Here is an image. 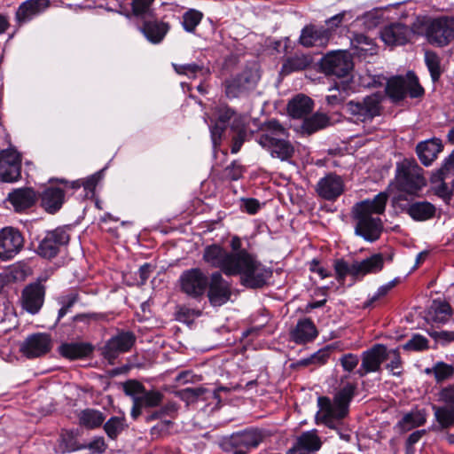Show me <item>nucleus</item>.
<instances>
[{"label": "nucleus", "instance_id": "12", "mask_svg": "<svg viewBox=\"0 0 454 454\" xmlns=\"http://www.w3.org/2000/svg\"><path fill=\"white\" fill-rule=\"evenodd\" d=\"M21 156L13 148L0 152V180L12 183L20 176Z\"/></svg>", "mask_w": 454, "mask_h": 454}, {"label": "nucleus", "instance_id": "52", "mask_svg": "<svg viewBox=\"0 0 454 454\" xmlns=\"http://www.w3.org/2000/svg\"><path fill=\"white\" fill-rule=\"evenodd\" d=\"M403 348L406 350L422 351L428 348V340L420 334H415Z\"/></svg>", "mask_w": 454, "mask_h": 454}, {"label": "nucleus", "instance_id": "23", "mask_svg": "<svg viewBox=\"0 0 454 454\" xmlns=\"http://www.w3.org/2000/svg\"><path fill=\"white\" fill-rule=\"evenodd\" d=\"M49 5L50 0H27L18 8L16 20L20 24L27 23L43 12Z\"/></svg>", "mask_w": 454, "mask_h": 454}, {"label": "nucleus", "instance_id": "5", "mask_svg": "<svg viewBox=\"0 0 454 454\" xmlns=\"http://www.w3.org/2000/svg\"><path fill=\"white\" fill-rule=\"evenodd\" d=\"M395 183L400 192L415 195L426 186L427 180L414 159H404L396 163Z\"/></svg>", "mask_w": 454, "mask_h": 454}, {"label": "nucleus", "instance_id": "46", "mask_svg": "<svg viewBox=\"0 0 454 454\" xmlns=\"http://www.w3.org/2000/svg\"><path fill=\"white\" fill-rule=\"evenodd\" d=\"M347 85L344 82L335 83V85L329 89L331 92L326 96L325 99L328 105L337 106L340 104L348 95Z\"/></svg>", "mask_w": 454, "mask_h": 454}, {"label": "nucleus", "instance_id": "19", "mask_svg": "<svg viewBox=\"0 0 454 454\" xmlns=\"http://www.w3.org/2000/svg\"><path fill=\"white\" fill-rule=\"evenodd\" d=\"M44 296L45 288L41 283L27 285L21 294L22 308L32 315L38 313L43 305Z\"/></svg>", "mask_w": 454, "mask_h": 454}, {"label": "nucleus", "instance_id": "30", "mask_svg": "<svg viewBox=\"0 0 454 454\" xmlns=\"http://www.w3.org/2000/svg\"><path fill=\"white\" fill-rule=\"evenodd\" d=\"M64 191L57 187H49L42 194V205L50 213L58 211L64 202Z\"/></svg>", "mask_w": 454, "mask_h": 454}, {"label": "nucleus", "instance_id": "3", "mask_svg": "<svg viewBox=\"0 0 454 454\" xmlns=\"http://www.w3.org/2000/svg\"><path fill=\"white\" fill-rule=\"evenodd\" d=\"M355 390L356 387L348 383L335 394L333 400L325 396L317 398L319 410L316 415L317 423L335 430L341 438L346 440L348 437H345L340 430L343 419L348 414L349 403L354 397Z\"/></svg>", "mask_w": 454, "mask_h": 454}, {"label": "nucleus", "instance_id": "44", "mask_svg": "<svg viewBox=\"0 0 454 454\" xmlns=\"http://www.w3.org/2000/svg\"><path fill=\"white\" fill-rule=\"evenodd\" d=\"M231 128L237 129V135L232 139L231 153H237L240 150L247 136L243 118L239 117V119H235Z\"/></svg>", "mask_w": 454, "mask_h": 454}, {"label": "nucleus", "instance_id": "17", "mask_svg": "<svg viewBox=\"0 0 454 454\" xmlns=\"http://www.w3.org/2000/svg\"><path fill=\"white\" fill-rule=\"evenodd\" d=\"M134 342L133 333H121L107 340L103 348L102 355L110 364H114L120 354L128 352L131 348Z\"/></svg>", "mask_w": 454, "mask_h": 454}, {"label": "nucleus", "instance_id": "63", "mask_svg": "<svg viewBox=\"0 0 454 454\" xmlns=\"http://www.w3.org/2000/svg\"><path fill=\"white\" fill-rule=\"evenodd\" d=\"M387 358L390 359L389 364H387V369H389L394 375H400V371H395L401 368V357L397 349H391L387 351Z\"/></svg>", "mask_w": 454, "mask_h": 454}, {"label": "nucleus", "instance_id": "24", "mask_svg": "<svg viewBox=\"0 0 454 454\" xmlns=\"http://www.w3.org/2000/svg\"><path fill=\"white\" fill-rule=\"evenodd\" d=\"M384 265V258L381 254H374L372 256L353 262V277L364 278L367 274H374L380 271Z\"/></svg>", "mask_w": 454, "mask_h": 454}, {"label": "nucleus", "instance_id": "16", "mask_svg": "<svg viewBox=\"0 0 454 454\" xmlns=\"http://www.w3.org/2000/svg\"><path fill=\"white\" fill-rule=\"evenodd\" d=\"M24 239L21 233L12 227L0 231V258L10 260L16 256L23 247Z\"/></svg>", "mask_w": 454, "mask_h": 454}, {"label": "nucleus", "instance_id": "39", "mask_svg": "<svg viewBox=\"0 0 454 454\" xmlns=\"http://www.w3.org/2000/svg\"><path fill=\"white\" fill-rule=\"evenodd\" d=\"M434 417L442 428L454 426V407L433 405Z\"/></svg>", "mask_w": 454, "mask_h": 454}, {"label": "nucleus", "instance_id": "56", "mask_svg": "<svg viewBox=\"0 0 454 454\" xmlns=\"http://www.w3.org/2000/svg\"><path fill=\"white\" fill-rule=\"evenodd\" d=\"M77 300L78 294L76 293H71L60 298L59 304L61 305V308L59 310L58 320L62 318L69 312L70 309L74 306Z\"/></svg>", "mask_w": 454, "mask_h": 454}, {"label": "nucleus", "instance_id": "33", "mask_svg": "<svg viewBox=\"0 0 454 454\" xmlns=\"http://www.w3.org/2000/svg\"><path fill=\"white\" fill-rule=\"evenodd\" d=\"M409 215L416 221H427L435 214V207L427 201L411 204L407 209Z\"/></svg>", "mask_w": 454, "mask_h": 454}, {"label": "nucleus", "instance_id": "38", "mask_svg": "<svg viewBox=\"0 0 454 454\" xmlns=\"http://www.w3.org/2000/svg\"><path fill=\"white\" fill-rule=\"evenodd\" d=\"M126 427L127 425L124 416H114L111 417L105 423L104 430L110 439L115 440Z\"/></svg>", "mask_w": 454, "mask_h": 454}, {"label": "nucleus", "instance_id": "41", "mask_svg": "<svg viewBox=\"0 0 454 454\" xmlns=\"http://www.w3.org/2000/svg\"><path fill=\"white\" fill-rule=\"evenodd\" d=\"M426 422V414L422 411H411L403 416L399 422L403 430L408 431L414 427H420Z\"/></svg>", "mask_w": 454, "mask_h": 454}, {"label": "nucleus", "instance_id": "54", "mask_svg": "<svg viewBox=\"0 0 454 454\" xmlns=\"http://www.w3.org/2000/svg\"><path fill=\"white\" fill-rule=\"evenodd\" d=\"M145 388L142 383L135 380H129L123 383V391L127 395L131 396L132 401L134 398L139 397Z\"/></svg>", "mask_w": 454, "mask_h": 454}, {"label": "nucleus", "instance_id": "14", "mask_svg": "<svg viewBox=\"0 0 454 454\" xmlns=\"http://www.w3.org/2000/svg\"><path fill=\"white\" fill-rule=\"evenodd\" d=\"M387 349L382 344H375L361 355L362 363L356 373L364 377L380 370L381 364L387 358Z\"/></svg>", "mask_w": 454, "mask_h": 454}, {"label": "nucleus", "instance_id": "36", "mask_svg": "<svg viewBox=\"0 0 454 454\" xmlns=\"http://www.w3.org/2000/svg\"><path fill=\"white\" fill-rule=\"evenodd\" d=\"M329 118L325 114L317 113L310 117L306 118L302 123L303 131L308 134L314 133L328 126Z\"/></svg>", "mask_w": 454, "mask_h": 454}, {"label": "nucleus", "instance_id": "20", "mask_svg": "<svg viewBox=\"0 0 454 454\" xmlns=\"http://www.w3.org/2000/svg\"><path fill=\"white\" fill-rule=\"evenodd\" d=\"M344 187V181L340 176L329 173L319 179L316 192L319 197L326 200H334L343 193Z\"/></svg>", "mask_w": 454, "mask_h": 454}, {"label": "nucleus", "instance_id": "55", "mask_svg": "<svg viewBox=\"0 0 454 454\" xmlns=\"http://www.w3.org/2000/svg\"><path fill=\"white\" fill-rule=\"evenodd\" d=\"M100 179V174L96 173L88 178H86L82 183L81 184L80 181H74L72 183L66 182V187L67 188H72V189H77L81 185L84 187L85 190L88 191H93L98 184V181Z\"/></svg>", "mask_w": 454, "mask_h": 454}, {"label": "nucleus", "instance_id": "59", "mask_svg": "<svg viewBox=\"0 0 454 454\" xmlns=\"http://www.w3.org/2000/svg\"><path fill=\"white\" fill-rule=\"evenodd\" d=\"M206 391V388L200 387H187L180 391V397L187 403H193L198 399V397L204 395Z\"/></svg>", "mask_w": 454, "mask_h": 454}, {"label": "nucleus", "instance_id": "61", "mask_svg": "<svg viewBox=\"0 0 454 454\" xmlns=\"http://www.w3.org/2000/svg\"><path fill=\"white\" fill-rule=\"evenodd\" d=\"M428 334L438 343L447 345L454 341V331H428Z\"/></svg>", "mask_w": 454, "mask_h": 454}, {"label": "nucleus", "instance_id": "13", "mask_svg": "<svg viewBox=\"0 0 454 454\" xmlns=\"http://www.w3.org/2000/svg\"><path fill=\"white\" fill-rule=\"evenodd\" d=\"M69 239L70 236L66 229L57 228L46 233L37 247V252L44 258H53L59 249L69 242Z\"/></svg>", "mask_w": 454, "mask_h": 454}, {"label": "nucleus", "instance_id": "58", "mask_svg": "<svg viewBox=\"0 0 454 454\" xmlns=\"http://www.w3.org/2000/svg\"><path fill=\"white\" fill-rule=\"evenodd\" d=\"M353 262L348 264L344 260H336L334 262V270L337 276V279L343 283L347 275L353 277Z\"/></svg>", "mask_w": 454, "mask_h": 454}, {"label": "nucleus", "instance_id": "25", "mask_svg": "<svg viewBox=\"0 0 454 454\" xmlns=\"http://www.w3.org/2000/svg\"><path fill=\"white\" fill-rule=\"evenodd\" d=\"M442 148V143L439 138H432L419 143L416 153L421 163L427 167L437 158Z\"/></svg>", "mask_w": 454, "mask_h": 454}, {"label": "nucleus", "instance_id": "1", "mask_svg": "<svg viewBox=\"0 0 454 454\" xmlns=\"http://www.w3.org/2000/svg\"><path fill=\"white\" fill-rule=\"evenodd\" d=\"M203 260L226 276H239L241 284L250 288L262 287L271 275L252 254L243 252L237 255L231 254L215 244L205 247Z\"/></svg>", "mask_w": 454, "mask_h": 454}, {"label": "nucleus", "instance_id": "31", "mask_svg": "<svg viewBox=\"0 0 454 454\" xmlns=\"http://www.w3.org/2000/svg\"><path fill=\"white\" fill-rule=\"evenodd\" d=\"M451 315L452 310L448 302L434 300L428 309L427 318L436 324H445L449 321Z\"/></svg>", "mask_w": 454, "mask_h": 454}, {"label": "nucleus", "instance_id": "35", "mask_svg": "<svg viewBox=\"0 0 454 454\" xmlns=\"http://www.w3.org/2000/svg\"><path fill=\"white\" fill-rule=\"evenodd\" d=\"M351 43L356 49V53L360 56H366L367 54L373 55L376 53V46L374 43L364 35H356L352 39Z\"/></svg>", "mask_w": 454, "mask_h": 454}, {"label": "nucleus", "instance_id": "8", "mask_svg": "<svg viewBox=\"0 0 454 454\" xmlns=\"http://www.w3.org/2000/svg\"><path fill=\"white\" fill-rule=\"evenodd\" d=\"M381 98L380 94L374 93L361 100H350L346 104V110L356 121H372L380 114Z\"/></svg>", "mask_w": 454, "mask_h": 454}, {"label": "nucleus", "instance_id": "42", "mask_svg": "<svg viewBox=\"0 0 454 454\" xmlns=\"http://www.w3.org/2000/svg\"><path fill=\"white\" fill-rule=\"evenodd\" d=\"M426 373H434L437 382H442L450 379L454 374V367L444 362H437L432 368H427Z\"/></svg>", "mask_w": 454, "mask_h": 454}, {"label": "nucleus", "instance_id": "53", "mask_svg": "<svg viewBox=\"0 0 454 454\" xmlns=\"http://www.w3.org/2000/svg\"><path fill=\"white\" fill-rule=\"evenodd\" d=\"M75 439L72 432L63 433L60 436L59 451L61 453L70 452L77 450Z\"/></svg>", "mask_w": 454, "mask_h": 454}, {"label": "nucleus", "instance_id": "51", "mask_svg": "<svg viewBox=\"0 0 454 454\" xmlns=\"http://www.w3.org/2000/svg\"><path fill=\"white\" fill-rule=\"evenodd\" d=\"M298 444L304 448L309 453L317 450L321 447V442L318 436L313 433H304L299 439Z\"/></svg>", "mask_w": 454, "mask_h": 454}, {"label": "nucleus", "instance_id": "27", "mask_svg": "<svg viewBox=\"0 0 454 454\" xmlns=\"http://www.w3.org/2000/svg\"><path fill=\"white\" fill-rule=\"evenodd\" d=\"M8 199L16 211H21L35 202L36 194L31 188H20L11 192Z\"/></svg>", "mask_w": 454, "mask_h": 454}, {"label": "nucleus", "instance_id": "22", "mask_svg": "<svg viewBox=\"0 0 454 454\" xmlns=\"http://www.w3.org/2000/svg\"><path fill=\"white\" fill-rule=\"evenodd\" d=\"M330 39L325 27L308 25L301 30L299 42L304 47H325Z\"/></svg>", "mask_w": 454, "mask_h": 454}, {"label": "nucleus", "instance_id": "50", "mask_svg": "<svg viewBox=\"0 0 454 454\" xmlns=\"http://www.w3.org/2000/svg\"><path fill=\"white\" fill-rule=\"evenodd\" d=\"M348 14V12L343 11L325 20L324 26L325 31L327 32V35L330 40L332 39L336 29L341 26L342 22L346 20V16Z\"/></svg>", "mask_w": 454, "mask_h": 454}, {"label": "nucleus", "instance_id": "62", "mask_svg": "<svg viewBox=\"0 0 454 454\" xmlns=\"http://www.w3.org/2000/svg\"><path fill=\"white\" fill-rule=\"evenodd\" d=\"M362 20L366 28L372 29L380 23L381 13L379 10H373L364 14Z\"/></svg>", "mask_w": 454, "mask_h": 454}, {"label": "nucleus", "instance_id": "28", "mask_svg": "<svg viewBox=\"0 0 454 454\" xmlns=\"http://www.w3.org/2000/svg\"><path fill=\"white\" fill-rule=\"evenodd\" d=\"M168 25L157 20L145 21L140 28L141 32L153 43H160L168 31Z\"/></svg>", "mask_w": 454, "mask_h": 454}, {"label": "nucleus", "instance_id": "7", "mask_svg": "<svg viewBox=\"0 0 454 454\" xmlns=\"http://www.w3.org/2000/svg\"><path fill=\"white\" fill-rule=\"evenodd\" d=\"M386 91L395 101L403 99L406 95L412 98H419L424 94V89L413 72H408L405 76H396L389 79Z\"/></svg>", "mask_w": 454, "mask_h": 454}, {"label": "nucleus", "instance_id": "11", "mask_svg": "<svg viewBox=\"0 0 454 454\" xmlns=\"http://www.w3.org/2000/svg\"><path fill=\"white\" fill-rule=\"evenodd\" d=\"M321 67L327 74L344 77L353 68L352 57L344 51H332L323 58Z\"/></svg>", "mask_w": 454, "mask_h": 454}, {"label": "nucleus", "instance_id": "45", "mask_svg": "<svg viewBox=\"0 0 454 454\" xmlns=\"http://www.w3.org/2000/svg\"><path fill=\"white\" fill-rule=\"evenodd\" d=\"M203 14L194 9H191L183 15V27L186 32L192 33L196 27L200 23Z\"/></svg>", "mask_w": 454, "mask_h": 454}, {"label": "nucleus", "instance_id": "6", "mask_svg": "<svg viewBox=\"0 0 454 454\" xmlns=\"http://www.w3.org/2000/svg\"><path fill=\"white\" fill-rule=\"evenodd\" d=\"M424 35L430 44L443 47L454 39V18H428L421 23Z\"/></svg>", "mask_w": 454, "mask_h": 454}, {"label": "nucleus", "instance_id": "10", "mask_svg": "<svg viewBox=\"0 0 454 454\" xmlns=\"http://www.w3.org/2000/svg\"><path fill=\"white\" fill-rule=\"evenodd\" d=\"M183 293L192 298L202 296L207 287L208 278L200 268H192L182 272L179 277Z\"/></svg>", "mask_w": 454, "mask_h": 454}, {"label": "nucleus", "instance_id": "26", "mask_svg": "<svg viewBox=\"0 0 454 454\" xmlns=\"http://www.w3.org/2000/svg\"><path fill=\"white\" fill-rule=\"evenodd\" d=\"M317 335V328L309 318L299 320L295 328L291 333L292 339L299 344L311 341Z\"/></svg>", "mask_w": 454, "mask_h": 454}, {"label": "nucleus", "instance_id": "37", "mask_svg": "<svg viewBox=\"0 0 454 454\" xmlns=\"http://www.w3.org/2000/svg\"><path fill=\"white\" fill-rule=\"evenodd\" d=\"M234 442L246 448H255L262 441V435L258 430H246L234 437Z\"/></svg>", "mask_w": 454, "mask_h": 454}, {"label": "nucleus", "instance_id": "43", "mask_svg": "<svg viewBox=\"0 0 454 454\" xmlns=\"http://www.w3.org/2000/svg\"><path fill=\"white\" fill-rule=\"evenodd\" d=\"M134 399L143 408H154L161 403L163 400V395L157 390H145V392L139 397H136Z\"/></svg>", "mask_w": 454, "mask_h": 454}, {"label": "nucleus", "instance_id": "47", "mask_svg": "<svg viewBox=\"0 0 454 454\" xmlns=\"http://www.w3.org/2000/svg\"><path fill=\"white\" fill-rule=\"evenodd\" d=\"M449 175H454V151L444 160L442 167L432 175L431 181L445 180Z\"/></svg>", "mask_w": 454, "mask_h": 454}, {"label": "nucleus", "instance_id": "40", "mask_svg": "<svg viewBox=\"0 0 454 454\" xmlns=\"http://www.w3.org/2000/svg\"><path fill=\"white\" fill-rule=\"evenodd\" d=\"M310 58L306 55H295L286 60L282 67V72L290 74L292 72L301 71L310 65Z\"/></svg>", "mask_w": 454, "mask_h": 454}, {"label": "nucleus", "instance_id": "57", "mask_svg": "<svg viewBox=\"0 0 454 454\" xmlns=\"http://www.w3.org/2000/svg\"><path fill=\"white\" fill-rule=\"evenodd\" d=\"M329 357V349H320L317 352L314 353L310 357L304 358L299 361V364L301 365H309V364H324Z\"/></svg>", "mask_w": 454, "mask_h": 454}, {"label": "nucleus", "instance_id": "15", "mask_svg": "<svg viewBox=\"0 0 454 454\" xmlns=\"http://www.w3.org/2000/svg\"><path fill=\"white\" fill-rule=\"evenodd\" d=\"M207 287V298L212 306L220 307L231 299V285L220 272L211 274Z\"/></svg>", "mask_w": 454, "mask_h": 454}, {"label": "nucleus", "instance_id": "18", "mask_svg": "<svg viewBox=\"0 0 454 454\" xmlns=\"http://www.w3.org/2000/svg\"><path fill=\"white\" fill-rule=\"evenodd\" d=\"M52 346L51 338L47 333L29 335L21 344L20 351L27 358H36L47 354Z\"/></svg>", "mask_w": 454, "mask_h": 454}, {"label": "nucleus", "instance_id": "48", "mask_svg": "<svg viewBox=\"0 0 454 454\" xmlns=\"http://www.w3.org/2000/svg\"><path fill=\"white\" fill-rule=\"evenodd\" d=\"M173 67L177 74L186 75L189 78H195L199 73L205 74L208 72L204 66L195 63L184 65L173 64Z\"/></svg>", "mask_w": 454, "mask_h": 454}, {"label": "nucleus", "instance_id": "49", "mask_svg": "<svg viewBox=\"0 0 454 454\" xmlns=\"http://www.w3.org/2000/svg\"><path fill=\"white\" fill-rule=\"evenodd\" d=\"M425 62L430 72L433 81H437L442 74L439 56L435 52L426 51Z\"/></svg>", "mask_w": 454, "mask_h": 454}, {"label": "nucleus", "instance_id": "60", "mask_svg": "<svg viewBox=\"0 0 454 454\" xmlns=\"http://www.w3.org/2000/svg\"><path fill=\"white\" fill-rule=\"evenodd\" d=\"M437 401L444 403V406L454 407V387L442 388L437 395Z\"/></svg>", "mask_w": 454, "mask_h": 454}, {"label": "nucleus", "instance_id": "21", "mask_svg": "<svg viewBox=\"0 0 454 454\" xmlns=\"http://www.w3.org/2000/svg\"><path fill=\"white\" fill-rule=\"evenodd\" d=\"M411 30L402 23H393L385 27L380 32L382 41L389 45H403L410 41Z\"/></svg>", "mask_w": 454, "mask_h": 454}, {"label": "nucleus", "instance_id": "29", "mask_svg": "<svg viewBox=\"0 0 454 454\" xmlns=\"http://www.w3.org/2000/svg\"><path fill=\"white\" fill-rule=\"evenodd\" d=\"M287 110L293 118H302L313 110V101L310 98L299 94L290 100Z\"/></svg>", "mask_w": 454, "mask_h": 454}, {"label": "nucleus", "instance_id": "64", "mask_svg": "<svg viewBox=\"0 0 454 454\" xmlns=\"http://www.w3.org/2000/svg\"><path fill=\"white\" fill-rule=\"evenodd\" d=\"M340 363L344 371L350 372L358 365L359 358L355 354L348 353L340 358Z\"/></svg>", "mask_w": 454, "mask_h": 454}, {"label": "nucleus", "instance_id": "34", "mask_svg": "<svg viewBox=\"0 0 454 454\" xmlns=\"http://www.w3.org/2000/svg\"><path fill=\"white\" fill-rule=\"evenodd\" d=\"M80 424L87 428L93 429L100 427L104 420V414L94 409H86L81 411L80 416Z\"/></svg>", "mask_w": 454, "mask_h": 454}, {"label": "nucleus", "instance_id": "9", "mask_svg": "<svg viewBox=\"0 0 454 454\" xmlns=\"http://www.w3.org/2000/svg\"><path fill=\"white\" fill-rule=\"evenodd\" d=\"M260 79L256 69L247 68L224 82L225 94L229 98L242 97L253 90Z\"/></svg>", "mask_w": 454, "mask_h": 454}, {"label": "nucleus", "instance_id": "32", "mask_svg": "<svg viewBox=\"0 0 454 454\" xmlns=\"http://www.w3.org/2000/svg\"><path fill=\"white\" fill-rule=\"evenodd\" d=\"M92 351V347L88 343L71 342L64 343L59 347L61 356L69 359L85 357Z\"/></svg>", "mask_w": 454, "mask_h": 454}, {"label": "nucleus", "instance_id": "2", "mask_svg": "<svg viewBox=\"0 0 454 454\" xmlns=\"http://www.w3.org/2000/svg\"><path fill=\"white\" fill-rule=\"evenodd\" d=\"M387 200L388 193L381 192L372 200H364L353 206L351 214L356 222V235L369 242L380 238L383 224L379 215L385 212Z\"/></svg>", "mask_w": 454, "mask_h": 454}, {"label": "nucleus", "instance_id": "4", "mask_svg": "<svg viewBox=\"0 0 454 454\" xmlns=\"http://www.w3.org/2000/svg\"><path fill=\"white\" fill-rule=\"evenodd\" d=\"M258 143L270 151L272 157L288 160L294 153V148L288 141L286 129L276 120H270L261 128Z\"/></svg>", "mask_w": 454, "mask_h": 454}]
</instances>
